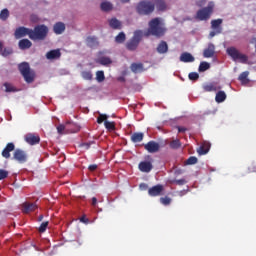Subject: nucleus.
<instances>
[{
	"label": "nucleus",
	"mask_w": 256,
	"mask_h": 256,
	"mask_svg": "<svg viewBox=\"0 0 256 256\" xmlns=\"http://www.w3.org/2000/svg\"><path fill=\"white\" fill-rule=\"evenodd\" d=\"M165 33H167V28L161 23V18H153L148 23V29L144 33L145 37L153 36L157 39H161V37H165Z\"/></svg>",
	"instance_id": "1"
},
{
	"label": "nucleus",
	"mask_w": 256,
	"mask_h": 256,
	"mask_svg": "<svg viewBox=\"0 0 256 256\" xmlns=\"http://www.w3.org/2000/svg\"><path fill=\"white\" fill-rule=\"evenodd\" d=\"M136 13L143 17L152 15V13H155V3H153V0H141L136 5Z\"/></svg>",
	"instance_id": "2"
},
{
	"label": "nucleus",
	"mask_w": 256,
	"mask_h": 256,
	"mask_svg": "<svg viewBox=\"0 0 256 256\" xmlns=\"http://www.w3.org/2000/svg\"><path fill=\"white\" fill-rule=\"evenodd\" d=\"M49 33V28L45 25H37L34 29H31L30 39L32 41H43L47 34Z\"/></svg>",
	"instance_id": "3"
},
{
	"label": "nucleus",
	"mask_w": 256,
	"mask_h": 256,
	"mask_svg": "<svg viewBox=\"0 0 256 256\" xmlns=\"http://www.w3.org/2000/svg\"><path fill=\"white\" fill-rule=\"evenodd\" d=\"M214 10L215 3L209 2L207 7H204L196 12L195 19L198 21H209V19H211V15H213Z\"/></svg>",
	"instance_id": "4"
},
{
	"label": "nucleus",
	"mask_w": 256,
	"mask_h": 256,
	"mask_svg": "<svg viewBox=\"0 0 256 256\" xmlns=\"http://www.w3.org/2000/svg\"><path fill=\"white\" fill-rule=\"evenodd\" d=\"M18 70L20 71L22 77H24V81H26L27 83H33V81H35V71L31 70V66H29V63H20L18 65Z\"/></svg>",
	"instance_id": "5"
},
{
	"label": "nucleus",
	"mask_w": 256,
	"mask_h": 256,
	"mask_svg": "<svg viewBox=\"0 0 256 256\" xmlns=\"http://www.w3.org/2000/svg\"><path fill=\"white\" fill-rule=\"evenodd\" d=\"M143 37V31L136 30L133 37L126 43V48L128 51H135L141 43V38Z\"/></svg>",
	"instance_id": "6"
},
{
	"label": "nucleus",
	"mask_w": 256,
	"mask_h": 256,
	"mask_svg": "<svg viewBox=\"0 0 256 256\" xmlns=\"http://www.w3.org/2000/svg\"><path fill=\"white\" fill-rule=\"evenodd\" d=\"M227 54L230 55L233 61H239L240 63H247V55L241 54L235 47L227 48Z\"/></svg>",
	"instance_id": "7"
},
{
	"label": "nucleus",
	"mask_w": 256,
	"mask_h": 256,
	"mask_svg": "<svg viewBox=\"0 0 256 256\" xmlns=\"http://www.w3.org/2000/svg\"><path fill=\"white\" fill-rule=\"evenodd\" d=\"M29 37V39H31V29L29 28H25L23 26L18 27L15 32H14V36L16 39H21L23 37Z\"/></svg>",
	"instance_id": "8"
},
{
	"label": "nucleus",
	"mask_w": 256,
	"mask_h": 256,
	"mask_svg": "<svg viewBox=\"0 0 256 256\" xmlns=\"http://www.w3.org/2000/svg\"><path fill=\"white\" fill-rule=\"evenodd\" d=\"M13 159L18 163H27V152L21 149H16L13 153Z\"/></svg>",
	"instance_id": "9"
},
{
	"label": "nucleus",
	"mask_w": 256,
	"mask_h": 256,
	"mask_svg": "<svg viewBox=\"0 0 256 256\" xmlns=\"http://www.w3.org/2000/svg\"><path fill=\"white\" fill-rule=\"evenodd\" d=\"M163 191H165L163 185L157 184L148 189V195H150V197H159L160 195H163Z\"/></svg>",
	"instance_id": "10"
},
{
	"label": "nucleus",
	"mask_w": 256,
	"mask_h": 256,
	"mask_svg": "<svg viewBox=\"0 0 256 256\" xmlns=\"http://www.w3.org/2000/svg\"><path fill=\"white\" fill-rule=\"evenodd\" d=\"M144 149L148 151V153H159V149H161V146L159 143L151 140L148 143L144 144Z\"/></svg>",
	"instance_id": "11"
},
{
	"label": "nucleus",
	"mask_w": 256,
	"mask_h": 256,
	"mask_svg": "<svg viewBox=\"0 0 256 256\" xmlns=\"http://www.w3.org/2000/svg\"><path fill=\"white\" fill-rule=\"evenodd\" d=\"M24 139L28 145H39L41 143V137L33 133L26 134Z\"/></svg>",
	"instance_id": "12"
},
{
	"label": "nucleus",
	"mask_w": 256,
	"mask_h": 256,
	"mask_svg": "<svg viewBox=\"0 0 256 256\" xmlns=\"http://www.w3.org/2000/svg\"><path fill=\"white\" fill-rule=\"evenodd\" d=\"M138 169L142 173H151L153 171V163L151 161H142L139 163Z\"/></svg>",
	"instance_id": "13"
},
{
	"label": "nucleus",
	"mask_w": 256,
	"mask_h": 256,
	"mask_svg": "<svg viewBox=\"0 0 256 256\" xmlns=\"http://www.w3.org/2000/svg\"><path fill=\"white\" fill-rule=\"evenodd\" d=\"M73 123L67 122L65 125L60 124L57 126V131L59 135H63V133H75V130H69V127H73Z\"/></svg>",
	"instance_id": "14"
},
{
	"label": "nucleus",
	"mask_w": 256,
	"mask_h": 256,
	"mask_svg": "<svg viewBox=\"0 0 256 256\" xmlns=\"http://www.w3.org/2000/svg\"><path fill=\"white\" fill-rule=\"evenodd\" d=\"M203 89L206 93H211V92H215V91H220L221 86H219V84H217V82H211V83L205 84L203 86Z\"/></svg>",
	"instance_id": "15"
},
{
	"label": "nucleus",
	"mask_w": 256,
	"mask_h": 256,
	"mask_svg": "<svg viewBox=\"0 0 256 256\" xmlns=\"http://www.w3.org/2000/svg\"><path fill=\"white\" fill-rule=\"evenodd\" d=\"M222 24H223V19L221 18L212 20L211 29H213V31H217V33H223V27H221Z\"/></svg>",
	"instance_id": "16"
},
{
	"label": "nucleus",
	"mask_w": 256,
	"mask_h": 256,
	"mask_svg": "<svg viewBox=\"0 0 256 256\" xmlns=\"http://www.w3.org/2000/svg\"><path fill=\"white\" fill-rule=\"evenodd\" d=\"M11 151H15V144H13V142L8 143L3 149L2 157H4V159H9L11 157Z\"/></svg>",
	"instance_id": "17"
},
{
	"label": "nucleus",
	"mask_w": 256,
	"mask_h": 256,
	"mask_svg": "<svg viewBox=\"0 0 256 256\" xmlns=\"http://www.w3.org/2000/svg\"><path fill=\"white\" fill-rule=\"evenodd\" d=\"M214 55H215V45L213 43H209L208 47L203 51V57H205V59H209L211 57H214Z\"/></svg>",
	"instance_id": "18"
},
{
	"label": "nucleus",
	"mask_w": 256,
	"mask_h": 256,
	"mask_svg": "<svg viewBox=\"0 0 256 256\" xmlns=\"http://www.w3.org/2000/svg\"><path fill=\"white\" fill-rule=\"evenodd\" d=\"M156 51L160 55H165V53H167L169 51V45L164 40H162L158 44Z\"/></svg>",
	"instance_id": "19"
},
{
	"label": "nucleus",
	"mask_w": 256,
	"mask_h": 256,
	"mask_svg": "<svg viewBox=\"0 0 256 256\" xmlns=\"http://www.w3.org/2000/svg\"><path fill=\"white\" fill-rule=\"evenodd\" d=\"M46 58L49 60L61 59V50L60 49L50 50L49 52L46 53Z\"/></svg>",
	"instance_id": "20"
},
{
	"label": "nucleus",
	"mask_w": 256,
	"mask_h": 256,
	"mask_svg": "<svg viewBox=\"0 0 256 256\" xmlns=\"http://www.w3.org/2000/svg\"><path fill=\"white\" fill-rule=\"evenodd\" d=\"M152 3H154L157 11H167V2L165 0H152Z\"/></svg>",
	"instance_id": "21"
},
{
	"label": "nucleus",
	"mask_w": 256,
	"mask_h": 256,
	"mask_svg": "<svg viewBox=\"0 0 256 256\" xmlns=\"http://www.w3.org/2000/svg\"><path fill=\"white\" fill-rule=\"evenodd\" d=\"M180 61L182 63H193V61H195V57H193V55H191L189 52H183L180 55Z\"/></svg>",
	"instance_id": "22"
},
{
	"label": "nucleus",
	"mask_w": 256,
	"mask_h": 256,
	"mask_svg": "<svg viewBox=\"0 0 256 256\" xmlns=\"http://www.w3.org/2000/svg\"><path fill=\"white\" fill-rule=\"evenodd\" d=\"M53 31L56 35H62L65 32V23L57 22L54 24Z\"/></svg>",
	"instance_id": "23"
},
{
	"label": "nucleus",
	"mask_w": 256,
	"mask_h": 256,
	"mask_svg": "<svg viewBox=\"0 0 256 256\" xmlns=\"http://www.w3.org/2000/svg\"><path fill=\"white\" fill-rule=\"evenodd\" d=\"M132 73H143L145 69L143 68V63H132L130 66Z\"/></svg>",
	"instance_id": "24"
},
{
	"label": "nucleus",
	"mask_w": 256,
	"mask_h": 256,
	"mask_svg": "<svg viewBox=\"0 0 256 256\" xmlns=\"http://www.w3.org/2000/svg\"><path fill=\"white\" fill-rule=\"evenodd\" d=\"M37 209V204L35 203H24L22 211L23 213H32V211H35Z\"/></svg>",
	"instance_id": "25"
},
{
	"label": "nucleus",
	"mask_w": 256,
	"mask_h": 256,
	"mask_svg": "<svg viewBox=\"0 0 256 256\" xmlns=\"http://www.w3.org/2000/svg\"><path fill=\"white\" fill-rule=\"evenodd\" d=\"M143 137H145L143 132H135L131 135V141L132 143H141V141H143Z\"/></svg>",
	"instance_id": "26"
},
{
	"label": "nucleus",
	"mask_w": 256,
	"mask_h": 256,
	"mask_svg": "<svg viewBox=\"0 0 256 256\" xmlns=\"http://www.w3.org/2000/svg\"><path fill=\"white\" fill-rule=\"evenodd\" d=\"M100 8L104 13H109V11H113V4L109 1H104L100 4Z\"/></svg>",
	"instance_id": "27"
},
{
	"label": "nucleus",
	"mask_w": 256,
	"mask_h": 256,
	"mask_svg": "<svg viewBox=\"0 0 256 256\" xmlns=\"http://www.w3.org/2000/svg\"><path fill=\"white\" fill-rule=\"evenodd\" d=\"M33 43L29 39H22L19 41V49H31Z\"/></svg>",
	"instance_id": "28"
},
{
	"label": "nucleus",
	"mask_w": 256,
	"mask_h": 256,
	"mask_svg": "<svg viewBox=\"0 0 256 256\" xmlns=\"http://www.w3.org/2000/svg\"><path fill=\"white\" fill-rule=\"evenodd\" d=\"M95 63H99V65L107 66V65H111V63H113V60H111V58H109V57L103 56V57L96 59Z\"/></svg>",
	"instance_id": "29"
},
{
	"label": "nucleus",
	"mask_w": 256,
	"mask_h": 256,
	"mask_svg": "<svg viewBox=\"0 0 256 256\" xmlns=\"http://www.w3.org/2000/svg\"><path fill=\"white\" fill-rule=\"evenodd\" d=\"M227 99V94H225V91H218L216 93L215 101L216 103H223Z\"/></svg>",
	"instance_id": "30"
},
{
	"label": "nucleus",
	"mask_w": 256,
	"mask_h": 256,
	"mask_svg": "<svg viewBox=\"0 0 256 256\" xmlns=\"http://www.w3.org/2000/svg\"><path fill=\"white\" fill-rule=\"evenodd\" d=\"M109 25L111 29H121V21H119L117 18L110 19Z\"/></svg>",
	"instance_id": "31"
},
{
	"label": "nucleus",
	"mask_w": 256,
	"mask_h": 256,
	"mask_svg": "<svg viewBox=\"0 0 256 256\" xmlns=\"http://www.w3.org/2000/svg\"><path fill=\"white\" fill-rule=\"evenodd\" d=\"M86 43H87V46L91 48L97 47V45H99V42L97 41V37H91V36L86 39Z\"/></svg>",
	"instance_id": "32"
},
{
	"label": "nucleus",
	"mask_w": 256,
	"mask_h": 256,
	"mask_svg": "<svg viewBox=\"0 0 256 256\" xmlns=\"http://www.w3.org/2000/svg\"><path fill=\"white\" fill-rule=\"evenodd\" d=\"M197 153L207 155L209 153V144L202 145L198 148Z\"/></svg>",
	"instance_id": "33"
},
{
	"label": "nucleus",
	"mask_w": 256,
	"mask_h": 256,
	"mask_svg": "<svg viewBox=\"0 0 256 256\" xmlns=\"http://www.w3.org/2000/svg\"><path fill=\"white\" fill-rule=\"evenodd\" d=\"M169 146H170V149H181V140L180 139L172 140Z\"/></svg>",
	"instance_id": "34"
},
{
	"label": "nucleus",
	"mask_w": 256,
	"mask_h": 256,
	"mask_svg": "<svg viewBox=\"0 0 256 256\" xmlns=\"http://www.w3.org/2000/svg\"><path fill=\"white\" fill-rule=\"evenodd\" d=\"M211 68V64L209 62H201L199 65V71L200 73H203Z\"/></svg>",
	"instance_id": "35"
},
{
	"label": "nucleus",
	"mask_w": 256,
	"mask_h": 256,
	"mask_svg": "<svg viewBox=\"0 0 256 256\" xmlns=\"http://www.w3.org/2000/svg\"><path fill=\"white\" fill-rule=\"evenodd\" d=\"M81 76L85 81H92L93 80V73L91 71H83Z\"/></svg>",
	"instance_id": "36"
},
{
	"label": "nucleus",
	"mask_w": 256,
	"mask_h": 256,
	"mask_svg": "<svg viewBox=\"0 0 256 256\" xmlns=\"http://www.w3.org/2000/svg\"><path fill=\"white\" fill-rule=\"evenodd\" d=\"M0 19L1 21H7V19H9V10L7 8H4L0 12Z\"/></svg>",
	"instance_id": "37"
},
{
	"label": "nucleus",
	"mask_w": 256,
	"mask_h": 256,
	"mask_svg": "<svg viewBox=\"0 0 256 256\" xmlns=\"http://www.w3.org/2000/svg\"><path fill=\"white\" fill-rule=\"evenodd\" d=\"M96 81H98V83H103V81H105V72L97 71L96 72Z\"/></svg>",
	"instance_id": "38"
},
{
	"label": "nucleus",
	"mask_w": 256,
	"mask_h": 256,
	"mask_svg": "<svg viewBox=\"0 0 256 256\" xmlns=\"http://www.w3.org/2000/svg\"><path fill=\"white\" fill-rule=\"evenodd\" d=\"M5 91L6 93H15L17 91V88H15L13 85L9 83H4Z\"/></svg>",
	"instance_id": "39"
},
{
	"label": "nucleus",
	"mask_w": 256,
	"mask_h": 256,
	"mask_svg": "<svg viewBox=\"0 0 256 256\" xmlns=\"http://www.w3.org/2000/svg\"><path fill=\"white\" fill-rule=\"evenodd\" d=\"M125 39H127V37L125 36V34H124L123 32H120V33L115 37L116 43H125Z\"/></svg>",
	"instance_id": "40"
},
{
	"label": "nucleus",
	"mask_w": 256,
	"mask_h": 256,
	"mask_svg": "<svg viewBox=\"0 0 256 256\" xmlns=\"http://www.w3.org/2000/svg\"><path fill=\"white\" fill-rule=\"evenodd\" d=\"M249 77V71L242 72L238 79L241 81V83H247V78Z\"/></svg>",
	"instance_id": "41"
},
{
	"label": "nucleus",
	"mask_w": 256,
	"mask_h": 256,
	"mask_svg": "<svg viewBox=\"0 0 256 256\" xmlns=\"http://www.w3.org/2000/svg\"><path fill=\"white\" fill-rule=\"evenodd\" d=\"M104 127L107 129V131H115V122H104Z\"/></svg>",
	"instance_id": "42"
},
{
	"label": "nucleus",
	"mask_w": 256,
	"mask_h": 256,
	"mask_svg": "<svg viewBox=\"0 0 256 256\" xmlns=\"http://www.w3.org/2000/svg\"><path fill=\"white\" fill-rule=\"evenodd\" d=\"M171 198H169L168 196H165V197H161L160 198V203L162 204V205H165V206H167V205H171Z\"/></svg>",
	"instance_id": "43"
},
{
	"label": "nucleus",
	"mask_w": 256,
	"mask_h": 256,
	"mask_svg": "<svg viewBox=\"0 0 256 256\" xmlns=\"http://www.w3.org/2000/svg\"><path fill=\"white\" fill-rule=\"evenodd\" d=\"M47 227H49V222H42L38 229L39 233H45V231H47Z\"/></svg>",
	"instance_id": "44"
},
{
	"label": "nucleus",
	"mask_w": 256,
	"mask_h": 256,
	"mask_svg": "<svg viewBox=\"0 0 256 256\" xmlns=\"http://www.w3.org/2000/svg\"><path fill=\"white\" fill-rule=\"evenodd\" d=\"M107 119H109V116H107L106 114H100V115L98 116V118H97V123H98L99 125H101V123H103V121H104V123H105V121H107Z\"/></svg>",
	"instance_id": "45"
},
{
	"label": "nucleus",
	"mask_w": 256,
	"mask_h": 256,
	"mask_svg": "<svg viewBox=\"0 0 256 256\" xmlns=\"http://www.w3.org/2000/svg\"><path fill=\"white\" fill-rule=\"evenodd\" d=\"M197 157L195 156H190L187 160H186V165H195L197 164Z\"/></svg>",
	"instance_id": "46"
},
{
	"label": "nucleus",
	"mask_w": 256,
	"mask_h": 256,
	"mask_svg": "<svg viewBox=\"0 0 256 256\" xmlns=\"http://www.w3.org/2000/svg\"><path fill=\"white\" fill-rule=\"evenodd\" d=\"M9 177V172L4 169H0V181H3V179H7Z\"/></svg>",
	"instance_id": "47"
},
{
	"label": "nucleus",
	"mask_w": 256,
	"mask_h": 256,
	"mask_svg": "<svg viewBox=\"0 0 256 256\" xmlns=\"http://www.w3.org/2000/svg\"><path fill=\"white\" fill-rule=\"evenodd\" d=\"M190 81H197V79H199V73L197 72H191L189 75H188Z\"/></svg>",
	"instance_id": "48"
},
{
	"label": "nucleus",
	"mask_w": 256,
	"mask_h": 256,
	"mask_svg": "<svg viewBox=\"0 0 256 256\" xmlns=\"http://www.w3.org/2000/svg\"><path fill=\"white\" fill-rule=\"evenodd\" d=\"M173 183H175L176 185H185L187 181L185 179H179V180H174Z\"/></svg>",
	"instance_id": "49"
},
{
	"label": "nucleus",
	"mask_w": 256,
	"mask_h": 256,
	"mask_svg": "<svg viewBox=\"0 0 256 256\" xmlns=\"http://www.w3.org/2000/svg\"><path fill=\"white\" fill-rule=\"evenodd\" d=\"M139 188L141 189V191H147V189H149V185H147L146 183H141L139 185Z\"/></svg>",
	"instance_id": "50"
},
{
	"label": "nucleus",
	"mask_w": 256,
	"mask_h": 256,
	"mask_svg": "<svg viewBox=\"0 0 256 256\" xmlns=\"http://www.w3.org/2000/svg\"><path fill=\"white\" fill-rule=\"evenodd\" d=\"M93 143H95V142H86V143L81 144V147H85V149H90L91 145H93Z\"/></svg>",
	"instance_id": "51"
},
{
	"label": "nucleus",
	"mask_w": 256,
	"mask_h": 256,
	"mask_svg": "<svg viewBox=\"0 0 256 256\" xmlns=\"http://www.w3.org/2000/svg\"><path fill=\"white\" fill-rule=\"evenodd\" d=\"M221 32H217V30L211 31L209 34V37L211 39H213V37H215V35H220Z\"/></svg>",
	"instance_id": "52"
},
{
	"label": "nucleus",
	"mask_w": 256,
	"mask_h": 256,
	"mask_svg": "<svg viewBox=\"0 0 256 256\" xmlns=\"http://www.w3.org/2000/svg\"><path fill=\"white\" fill-rule=\"evenodd\" d=\"M177 129H178V133H185V131H187V128L185 127L177 126Z\"/></svg>",
	"instance_id": "53"
},
{
	"label": "nucleus",
	"mask_w": 256,
	"mask_h": 256,
	"mask_svg": "<svg viewBox=\"0 0 256 256\" xmlns=\"http://www.w3.org/2000/svg\"><path fill=\"white\" fill-rule=\"evenodd\" d=\"M89 171H96L97 169V164H92L88 167Z\"/></svg>",
	"instance_id": "54"
},
{
	"label": "nucleus",
	"mask_w": 256,
	"mask_h": 256,
	"mask_svg": "<svg viewBox=\"0 0 256 256\" xmlns=\"http://www.w3.org/2000/svg\"><path fill=\"white\" fill-rule=\"evenodd\" d=\"M177 193H178L179 197H183V196L187 195V190H181Z\"/></svg>",
	"instance_id": "55"
},
{
	"label": "nucleus",
	"mask_w": 256,
	"mask_h": 256,
	"mask_svg": "<svg viewBox=\"0 0 256 256\" xmlns=\"http://www.w3.org/2000/svg\"><path fill=\"white\" fill-rule=\"evenodd\" d=\"M12 53H13L12 50L5 49L4 52H3V55H11Z\"/></svg>",
	"instance_id": "56"
},
{
	"label": "nucleus",
	"mask_w": 256,
	"mask_h": 256,
	"mask_svg": "<svg viewBox=\"0 0 256 256\" xmlns=\"http://www.w3.org/2000/svg\"><path fill=\"white\" fill-rule=\"evenodd\" d=\"M97 205V198H92V206L95 207Z\"/></svg>",
	"instance_id": "57"
},
{
	"label": "nucleus",
	"mask_w": 256,
	"mask_h": 256,
	"mask_svg": "<svg viewBox=\"0 0 256 256\" xmlns=\"http://www.w3.org/2000/svg\"><path fill=\"white\" fill-rule=\"evenodd\" d=\"M80 221H81L82 223H88V222H89V220H88L87 218H85V217H81V218H80Z\"/></svg>",
	"instance_id": "58"
},
{
	"label": "nucleus",
	"mask_w": 256,
	"mask_h": 256,
	"mask_svg": "<svg viewBox=\"0 0 256 256\" xmlns=\"http://www.w3.org/2000/svg\"><path fill=\"white\" fill-rule=\"evenodd\" d=\"M175 173H176V175H181V173H183V171L177 170Z\"/></svg>",
	"instance_id": "59"
},
{
	"label": "nucleus",
	"mask_w": 256,
	"mask_h": 256,
	"mask_svg": "<svg viewBox=\"0 0 256 256\" xmlns=\"http://www.w3.org/2000/svg\"><path fill=\"white\" fill-rule=\"evenodd\" d=\"M121 3H129L131 0H120Z\"/></svg>",
	"instance_id": "60"
},
{
	"label": "nucleus",
	"mask_w": 256,
	"mask_h": 256,
	"mask_svg": "<svg viewBox=\"0 0 256 256\" xmlns=\"http://www.w3.org/2000/svg\"><path fill=\"white\" fill-rule=\"evenodd\" d=\"M38 221H43V215H40V216L38 217Z\"/></svg>",
	"instance_id": "61"
},
{
	"label": "nucleus",
	"mask_w": 256,
	"mask_h": 256,
	"mask_svg": "<svg viewBox=\"0 0 256 256\" xmlns=\"http://www.w3.org/2000/svg\"><path fill=\"white\" fill-rule=\"evenodd\" d=\"M0 51H3V43L0 42Z\"/></svg>",
	"instance_id": "62"
},
{
	"label": "nucleus",
	"mask_w": 256,
	"mask_h": 256,
	"mask_svg": "<svg viewBox=\"0 0 256 256\" xmlns=\"http://www.w3.org/2000/svg\"><path fill=\"white\" fill-rule=\"evenodd\" d=\"M118 80L124 82V81H125V78H124V77H120Z\"/></svg>",
	"instance_id": "63"
}]
</instances>
